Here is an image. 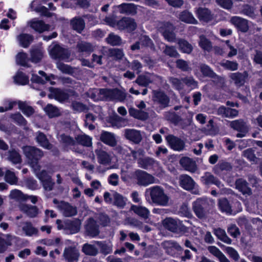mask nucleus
Here are the masks:
<instances>
[{"label": "nucleus", "instance_id": "nucleus-1", "mask_svg": "<svg viewBox=\"0 0 262 262\" xmlns=\"http://www.w3.org/2000/svg\"><path fill=\"white\" fill-rule=\"evenodd\" d=\"M145 193H149L153 203L161 206L168 205L170 197L162 187L159 186L151 187L146 189Z\"/></svg>", "mask_w": 262, "mask_h": 262}, {"label": "nucleus", "instance_id": "nucleus-2", "mask_svg": "<svg viewBox=\"0 0 262 262\" xmlns=\"http://www.w3.org/2000/svg\"><path fill=\"white\" fill-rule=\"evenodd\" d=\"M192 208L196 216L201 220L207 217L210 209L209 200L206 198H198L192 203Z\"/></svg>", "mask_w": 262, "mask_h": 262}, {"label": "nucleus", "instance_id": "nucleus-3", "mask_svg": "<svg viewBox=\"0 0 262 262\" xmlns=\"http://www.w3.org/2000/svg\"><path fill=\"white\" fill-rule=\"evenodd\" d=\"M54 204L56 205V208L59 210L63 216L65 217H72L77 214V208L68 202L65 201H58L54 199L53 201Z\"/></svg>", "mask_w": 262, "mask_h": 262}, {"label": "nucleus", "instance_id": "nucleus-4", "mask_svg": "<svg viewBox=\"0 0 262 262\" xmlns=\"http://www.w3.org/2000/svg\"><path fill=\"white\" fill-rule=\"evenodd\" d=\"M102 92L105 95V101L116 100L123 102L127 98L132 97L129 94L117 89H105V91H102Z\"/></svg>", "mask_w": 262, "mask_h": 262}, {"label": "nucleus", "instance_id": "nucleus-5", "mask_svg": "<svg viewBox=\"0 0 262 262\" xmlns=\"http://www.w3.org/2000/svg\"><path fill=\"white\" fill-rule=\"evenodd\" d=\"M152 100L155 104L163 109L169 106L170 99L165 92L161 90L152 91Z\"/></svg>", "mask_w": 262, "mask_h": 262}, {"label": "nucleus", "instance_id": "nucleus-6", "mask_svg": "<svg viewBox=\"0 0 262 262\" xmlns=\"http://www.w3.org/2000/svg\"><path fill=\"white\" fill-rule=\"evenodd\" d=\"M174 27L169 22H163L159 25V31L162 33L164 39L169 42L178 41L176 35L173 32Z\"/></svg>", "mask_w": 262, "mask_h": 262}, {"label": "nucleus", "instance_id": "nucleus-7", "mask_svg": "<svg viewBox=\"0 0 262 262\" xmlns=\"http://www.w3.org/2000/svg\"><path fill=\"white\" fill-rule=\"evenodd\" d=\"M230 126L234 130L238 132L236 135L237 138L245 137L249 130V126L247 122L242 119L230 121Z\"/></svg>", "mask_w": 262, "mask_h": 262}, {"label": "nucleus", "instance_id": "nucleus-8", "mask_svg": "<svg viewBox=\"0 0 262 262\" xmlns=\"http://www.w3.org/2000/svg\"><path fill=\"white\" fill-rule=\"evenodd\" d=\"M134 178L137 180V184L140 186H146L155 182V178L147 172L138 169L134 173Z\"/></svg>", "mask_w": 262, "mask_h": 262}, {"label": "nucleus", "instance_id": "nucleus-9", "mask_svg": "<svg viewBox=\"0 0 262 262\" xmlns=\"http://www.w3.org/2000/svg\"><path fill=\"white\" fill-rule=\"evenodd\" d=\"M23 151L29 162L39 161L43 156L41 150L33 146H25L23 147Z\"/></svg>", "mask_w": 262, "mask_h": 262}, {"label": "nucleus", "instance_id": "nucleus-10", "mask_svg": "<svg viewBox=\"0 0 262 262\" xmlns=\"http://www.w3.org/2000/svg\"><path fill=\"white\" fill-rule=\"evenodd\" d=\"M84 234L88 236L94 237L99 234V226L92 217L89 218L85 223Z\"/></svg>", "mask_w": 262, "mask_h": 262}, {"label": "nucleus", "instance_id": "nucleus-11", "mask_svg": "<svg viewBox=\"0 0 262 262\" xmlns=\"http://www.w3.org/2000/svg\"><path fill=\"white\" fill-rule=\"evenodd\" d=\"M138 6L133 3H122L114 6L116 11L122 14L135 15L137 13Z\"/></svg>", "mask_w": 262, "mask_h": 262}, {"label": "nucleus", "instance_id": "nucleus-12", "mask_svg": "<svg viewBox=\"0 0 262 262\" xmlns=\"http://www.w3.org/2000/svg\"><path fill=\"white\" fill-rule=\"evenodd\" d=\"M137 25L134 19L130 17H123L117 21V28L120 30H126L132 32L136 30Z\"/></svg>", "mask_w": 262, "mask_h": 262}, {"label": "nucleus", "instance_id": "nucleus-13", "mask_svg": "<svg viewBox=\"0 0 262 262\" xmlns=\"http://www.w3.org/2000/svg\"><path fill=\"white\" fill-rule=\"evenodd\" d=\"M50 54L52 58L62 60L68 59L70 55L67 49L63 48L58 45H55L51 47Z\"/></svg>", "mask_w": 262, "mask_h": 262}, {"label": "nucleus", "instance_id": "nucleus-14", "mask_svg": "<svg viewBox=\"0 0 262 262\" xmlns=\"http://www.w3.org/2000/svg\"><path fill=\"white\" fill-rule=\"evenodd\" d=\"M166 140L173 150L180 151L184 149L185 143L181 138L173 135H169L166 137Z\"/></svg>", "mask_w": 262, "mask_h": 262}, {"label": "nucleus", "instance_id": "nucleus-15", "mask_svg": "<svg viewBox=\"0 0 262 262\" xmlns=\"http://www.w3.org/2000/svg\"><path fill=\"white\" fill-rule=\"evenodd\" d=\"M163 224L164 227L171 232L178 233L182 231V226L180 220L167 217L163 221Z\"/></svg>", "mask_w": 262, "mask_h": 262}, {"label": "nucleus", "instance_id": "nucleus-16", "mask_svg": "<svg viewBox=\"0 0 262 262\" xmlns=\"http://www.w3.org/2000/svg\"><path fill=\"white\" fill-rule=\"evenodd\" d=\"M79 255V250L72 246L66 247L63 253V257L68 262H77Z\"/></svg>", "mask_w": 262, "mask_h": 262}, {"label": "nucleus", "instance_id": "nucleus-17", "mask_svg": "<svg viewBox=\"0 0 262 262\" xmlns=\"http://www.w3.org/2000/svg\"><path fill=\"white\" fill-rule=\"evenodd\" d=\"M49 98L55 99L60 102H64L69 98V95L64 91L60 89L50 88Z\"/></svg>", "mask_w": 262, "mask_h": 262}, {"label": "nucleus", "instance_id": "nucleus-18", "mask_svg": "<svg viewBox=\"0 0 262 262\" xmlns=\"http://www.w3.org/2000/svg\"><path fill=\"white\" fill-rule=\"evenodd\" d=\"M180 186L184 189L187 191H192L195 188L196 183L189 176L183 174L179 176Z\"/></svg>", "mask_w": 262, "mask_h": 262}, {"label": "nucleus", "instance_id": "nucleus-19", "mask_svg": "<svg viewBox=\"0 0 262 262\" xmlns=\"http://www.w3.org/2000/svg\"><path fill=\"white\" fill-rule=\"evenodd\" d=\"M230 22L238 30L242 32H247L249 28L248 20L239 16H233L230 19Z\"/></svg>", "mask_w": 262, "mask_h": 262}, {"label": "nucleus", "instance_id": "nucleus-20", "mask_svg": "<svg viewBox=\"0 0 262 262\" xmlns=\"http://www.w3.org/2000/svg\"><path fill=\"white\" fill-rule=\"evenodd\" d=\"M201 181L205 185L209 186L213 184L219 188L223 186L222 182L209 172H205L203 176L201 177Z\"/></svg>", "mask_w": 262, "mask_h": 262}, {"label": "nucleus", "instance_id": "nucleus-21", "mask_svg": "<svg viewBox=\"0 0 262 262\" xmlns=\"http://www.w3.org/2000/svg\"><path fill=\"white\" fill-rule=\"evenodd\" d=\"M100 140L106 145L112 147L116 146L117 144L115 135L107 131L102 132Z\"/></svg>", "mask_w": 262, "mask_h": 262}, {"label": "nucleus", "instance_id": "nucleus-22", "mask_svg": "<svg viewBox=\"0 0 262 262\" xmlns=\"http://www.w3.org/2000/svg\"><path fill=\"white\" fill-rule=\"evenodd\" d=\"M235 188L244 195H250L252 194V189L249 186L247 181L243 178H239L235 181Z\"/></svg>", "mask_w": 262, "mask_h": 262}, {"label": "nucleus", "instance_id": "nucleus-23", "mask_svg": "<svg viewBox=\"0 0 262 262\" xmlns=\"http://www.w3.org/2000/svg\"><path fill=\"white\" fill-rule=\"evenodd\" d=\"M19 208L21 211L30 218L37 217L39 213V209L36 206L21 204L19 205Z\"/></svg>", "mask_w": 262, "mask_h": 262}, {"label": "nucleus", "instance_id": "nucleus-24", "mask_svg": "<svg viewBox=\"0 0 262 262\" xmlns=\"http://www.w3.org/2000/svg\"><path fill=\"white\" fill-rule=\"evenodd\" d=\"M125 137L135 144H139L142 140L141 132L135 129H126L124 130Z\"/></svg>", "mask_w": 262, "mask_h": 262}, {"label": "nucleus", "instance_id": "nucleus-25", "mask_svg": "<svg viewBox=\"0 0 262 262\" xmlns=\"http://www.w3.org/2000/svg\"><path fill=\"white\" fill-rule=\"evenodd\" d=\"M81 222L78 219H75L73 220H67L65 221L66 230L69 231L70 234L78 233L81 227Z\"/></svg>", "mask_w": 262, "mask_h": 262}, {"label": "nucleus", "instance_id": "nucleus-26", "mask_svg": "<svg viewBox=\"0 0 262 262\" xmlns=\"http://www.w3.org/2000/svg\"><path fill=\"white\" fill-rule=\"evenodd\" d=\"M248 76L247 72L244 71L243 73L236 72L231 73L229 77L234 82L235 85L237 86L243 85L246 81V79Z\"/></svg>", "mask_w": 262, "mask_h": 262}, {"label": "nucleus", "instance_id": "nucleus-27", "mask_svg": "<svg viewBox=\"0 0 262 262\" xmlns=\"http://www.w3.org/2000/svg\"><path fill=\"white\" fill-rule=\"evenodd\" d=\"M70 24L71 28L78 33H81L85 27L84 20L80 16H76L72 18Z\"/></svg>", "mask_w": 262, "mask_h": 262}, {"label": "nucleus", "instance_id": "nucleus-28", "mask_svg": "<svg viewBox=\"0 0 262 262\" xmlns=\"http://www.w3.org/2000/svg\"><path fill=\"white\" fill-rule=\"evenodd\" d=\"M180 164L185 170L194 173L197 169V166L195 161L188 157H183L180 160Z\"/></svg>", "mask_w": 262, "mask_h": 262}, {"label": "nucleus", "instance_id": "nucleus-29", "mask_svg": "<svg viewBox=\"0 0 262 262\" xmlns=\"http://www.w3.org/2000/svg\"><path fill=\"white\" fill-rule=\"evenodd\" d=\"M28 25L35 31L42 33L48 31L50 29V26L46 24L42 20L33 19L28 23Z\"/></svg>", "mask_w": 262, "mask_h": 262}, {"label": "nucleus", "instance_id": "nucleus-30", "mask_svg": "<svg viewBox=\"0 0 262 262\" xmlns=\"http://www.w3.org/2000/svg\"><path fill=\"white\" fill-rule=\"evenodd\" d=\"M98 162L99 164L104 165H109L111 163L112 158L110 154L106 151L98 148L95 150Z\"/></svg>", "mask_w": 262, "mask_h": 262}, {"label": "nucleus", "instance_id": "nucleus-31", "mask_svg": "<svg viewBox=\"0 0 262 262\" xmlns=\"http://www.w3.org/2000/svg\"><path fill=\"white\" fill-rule=\"evenodd\" d=\"M139 166L144 169H149L154 166L158 165L159 162L154 158L147 157L144 158H140L138 160Z\"/></svg>", "mask_w": 262, "mask_h": 262}, {"label": "nucleus", "instance_id": "nucleus-32", "mask_svg": "<svg viewBox=\"0 0 262 262\" xmlns=\"http://www.w3.org/2000/svg\"><path fill=\"white\" fill-rule=\"evenodd\" d=\"M217 114L224 117L233 118L238 116V111L234 108L221 106L217 109Z\"/></svg>", "mask_w": 262, "mask_h": 262}, {"label": "nucleus", "instance_id": "nucleus-33", "mask_svg": "<svg viewBox=\"0 0 262 262\" xmlns=\"http://www.w3.org/2000/svg\"><path fill=\"white\" fill-rule=\"evenodd\" d=\"M200 69L201 73L205 77H209L217 81H219L222 79L221 77L216 75L212 69L206 64H201L200 66Z\"/></svg>", "mask_w": 262, "mask_h": 262}, {"label": "nucleus", "instance_id": "nucleus-34", "mask_svg": "<svg viewBox=\"0 0 262 262\" xmlns=\"http://www.w3.org/2000/svg\"><path fill=\"white\" fill-rule=\"evenodd\" d=\"M153 75L150 74H141L139 75L136 80L134 81L139 86L142 87H147L150 83L153 82Z\"/></svg>", "mask_w": 262, "mask_h": 262}, {"label": "nucleus", "instance_id": "nucleus-35", "mask_svg": "<svg viewBox=\"0 0 262 262\" xmlns=\"http://www.w3.org/2000/svg\"><path fill=\"white\" fill-rule=\"evenodd\" d=\"M208 251L215 256L220 262H230L224 254L216 247L210 246L208 247Z\"/></svg>", "mask_w": 262, "mask_h": 262}, {"label": "nucleus", "instance_id": "nucleus-36", "mask_svg": "<svg viewBox=\"0 0 262 262\" xmlns=\"http://www.w3.org/2000/svg\"><path fill=\"white\" fill-rule=\"evenodd\" d=\"M102 91H105V89L89 90L86 93V94L88 97L93 99L94 101H105V95L102 92Z\"/></svg>", "mask_w": 262, "mask_h": 262}, {"label": "nucleus", "instance_id": "nucleus-37", "mask_svg": "<svg viewBox=\"0 0 262 262\" xmlns=\"http://www.w3.org/2000/svg\"><path fill=\"white\" fill-rule=\"evenodd\" d=\"M178 18L181 21L187 24H196L198 23L193 15L187 10L180 12Z\"/></svg>", "mask_w": 262, "mask_h": 262}, {"label": "nucleus", "instance_id": "nucleus-38", "mask_svg": "<svg viewBox=\"0 0 262 262\" xmlns=\"http://www.w3.org/2000/svg\"><path fill=\"white\" fill-rule=\"evenodd\" d=\"M232 169L231 164L224 161H220L213 168V172L217 174L223 171H229Z\"/></svg>", "mask_w": 262, "mask_h": 262}, {"label": "nucleus", "instance_id": "nucleus-39", "mask_svg": "<svg viewBox=\"0 0 262 262\" xmlns=\"http://www.w3.org/2000/svg\"><path fill=\"white\" fill-rule=\"evenodd\" d=\"M36 140L41 146L46 149H51L53 148V145L49 143L46 135L40 132L37 133Z\"/></svg>", "mask_w": 262, "mask_h": 262}, {"label": "nucleus", "instance_id": "nucleus-40", "mask_svg": "<svg viewBox=\"0 0 262 262\" xmlns=\"http://www.w3.org/2000/svg\"><path fill=\"white\" fill-rule=\"evenodd\" d=\"M9 197L10 199L14 200L19 202H25L28 199V195L24 194L18 189L11 190Z\"/></svg>", "mask_w": 262, "mask_h": 262}, {"label": "nucleus", "instance_id": "nucleus-41", "mask_svg": "<svg viewBox=\"0 0 262 262\" xmlns=\"http://www.w3.org/2000/svg\"><path fill=\"white\" fill-rule=\"evenodd\" d=\"M213 233L218 239L227 244H231L232 239L228 236L225 230L217 228L213 229Z\"/></svg>", "mask_w": 262, "mask_h": 262}, {"label": "nucleus", "instance_id": "nucleus-42", "mask_svg": "<svg viewBox=\"0 0 262 262\" xmlns=\"http://www.w3.org/2000/svg\"><path fill=\"white\" fill-rule=\"evenodd\" d=\"M197 15L200 20L208 21L212 19V15L211 11L206 8H199L197 10Z\"/></svg>", "mask_w": 262, "mask_h": 262}, {"label": "nucleus", "instance_id": "nucleus-43", "mask_svg": "<svg viewBox=\"0 0 262 262\" xmlns=\"http://www.w3.org/2000/svg\"><path fill=\"white\" fill-rule=\"evenodd\" d=\"M128 112L131 116L139 120H145L148 118V114L147 112L135 108H130Z\"/></svg>", "mask_w": 262, "mask_h": 262}, {"label": "nucleus", "instance_id": "nucleus-44", "mask_svg": "<svg viewBox=\"0 0 262 262\" xmlns=\"http://www.w3.org/2000/svg\"><path fill=\"white\" fill-rule=\"evenodd\" d=\"M177 43L179 45V50L183 53L189 54L193 50L192 46L184 39H178Z\"/></svg>", "mask_w": 262, "mask_h": 262}, {"label": "nucleus", "instance_id": "nucleus-45", "mask_svg": "<svg viewBox=\"0 0 262 262\" xmlns=\"http://www.w3.org/2000/svg\"><path fill=\"white\" fill-rule=\"evenodd\" d=\"M19 109L27 117L31 116L34 113V110L31 106L29 105L26 101H18Z\"/></svg>", "mask_w": 262, "mask_h": 262}, {"label": "nucleus", "instance_id": "nucleus-46", "mask_svg": "<svg viewBox=\"0 0 262 262\" xmlns=\"http://www.w3.org/2000/svg\"><path fill=\"white\" fill-rule=\"evenodd\" d=\"M130 209L139 216L146 219L149 215V211L147 208L143 206L132 205Z\"/></svg>", "mask_w": 262, "mask_h": 262}, {"label": "nucleus", "instance_id": "nucleus-47", "mask_svg": "<svg viewBox=\"0 0 262 262\" xmlns=\"http://www.w3.org/2000/svg\"><path fill=\"white\" fill-rule=\"evenodd\" d=\"M33 36L28 34H21L17 36L19 44L24 48H27L33 40Z\"/></svg>", "mask_w": 262, "mask_h": 262}, {"label": "nucleus", "instance_id": "nucleus-48", "mask_svg": "<svg viewBox=\"0 0 262 262\" xmlns=\"http://www.w3.org/2000/svg\"><path fill=\"white\" fill-rule=\"evenodd\" d=\"M56 68L62 73L66 74L73 75L75 72V68H73L60 61L56 63Z\"/></svg>", "mask_w": 262, "mask_h": 262}, {"label": "nucleus", "instance_id": "nucleus-49", "mask_svg": "<svg viewBox=\"0 0 262 262\" xmlns=\"http://www.w3.org/2000/svg\"><path fill=\"white\" fill-rule=\"evenodd\" d=\"M7 158L9 161L15 164L21 162L20 154L15 149H11L7 152Z\"/></svg>", "mask_w": 262, "mask_h": 262}, {"label": "nucleus", "instance_id": "nucleus-50", "mask_svg": "<svg viewBox=\"0 0 262 262\" xmlns=\"http://www.w3.org/2000/svg\"><path fill=\"white\" fill-rule=\"evenodd\" d=\"M30 54L31 61L34 63H37L42 58L43 52L41 48H33L31 50Z\"/></svg>", "mask_w": 262, "mask_h": 262}, {"label": "nucleus", "instance_id": "nucleus-51", "mask_svg": "<svg viewBox=\"0 0 262 262\" xmlns=\"http://www.w3.org/2000/svg\"><path fill=\"white\" fill-rule=\"evenodd\" d=\"M237 225L240 227H244L245 230L248 232H251L253 230V228L251 225L249 221L245 216H241L238 217L236 220Z\"/></svg>", "mask_w": 262, "mask_h": 262}, {"label": "nucleus", "instance_id": "nucleus-52", "mask_svg": "<svg viewBox=\"0 0 262 262\" xmlns=\"http://www.w3.org/2000/svg\"><path fill=\"white\" fill-rule=\"evenodd\" d=\"M10 118L18 125L23 126L24 128H26V126L27 124V121L20 113L17 112L11 114L10 115Z\"/></svg>", "mask_w": 262, "mask_h": 262}, {"label": "nucleus", "instance_id": "nucleus-53", "mask_svg": "<svg viewBox=\"0 0 262 262\" xmlns=\"http://www.w3.org/2000/svg\"><path fill=\"white\" fill-rule=\"evenodd\" d=\"M77 49L80 52H85L90 53L94 50V47L90 42L84 41H81L77 43Z\"/></svg>", "mask_w": 262, "mask_h": 262}, {"label": "nucleus", "instance_id": "nucleus-54", "mask_svg": "<svg viewBox=\"0 0 262 262\" xmlns=\"http://www.w3.org/2000/svg\"><path fill=\"white\" fill-rule=\"evenodd\" d=\"M168 80L172 87L174 90L180 91L184 89V84L182 80V78L179 79L173 77H170Z\"/></svg>", "mask_w": 262, "mask_h": 262}, {"label": "nucleus", "instance_id": "nucleus-55", "mask_svg": "<svg viewBox=\"0 0 262 262\" xmlns=\"http://www.w3.org/2000/svg\"><path fill=\"white\" fill-rule=\"evenodd\" d=\"M164 117L167 120L169 121L176 125H178L182 120L181 117L176 114L174 112H165L164 114Z\"/></svg>", "mask_w": 262, "mask_h": 262}, {"label": "nucleus", "instance_id": "nucleus-56", "mask_svg": "<svg viewBox=\"0 0 262 262\" xmlns=\"http://www.w3.org/2000/svg\"><path fill=\"white\" fill-rule=\"evenodd\" d=\"M105 40L107 43L113 46H120L122 43L121 38L114 33L109 34L107 37L105 38Z\"/></svg>", "mask_w": 262, "mask_h": 262}, {"label": "nucleus", "instance_id": "nucleus-57", "mask_svg": "<svg viewBox=\"0 0 262 262\" xmlns=\"http://www.w3.org/2000/svg\"><path fill=\"white\" fill-rule=\"evenodd\" d=\"M220 65L224 69L231 71H236L238 68V63L236 61L223 60L221 62Z\"/></svg>", "mask_w": 262, "mask_h": 262}, {"label": "nucleus", "instance_id": "nucleus-58", "mask_svg": "<svg viewBox=\"0 0 262 262\" xmlns=\"http://www.w3.org/2000/svg\"><path fill=\"white\" fill-rule=\"evenodd\" d=\"M59 139L61 143L66 147H70L76 144V141L75 140L70 136L64 134L60 135Z\"/></svg>", "mask_w": 262, "mask_h": 262}, {"label": "nucleus", "instance_id": "nucleus-59", "mask_svg": "<svg viewBox=\"0 0 262 262\" xmlns=\"http://www.w3.org/2000/svg\"><path fill=\"white\" fill-rule=\"evenodd\" d=\"M163 248L166 250V252L169 253L172 248L178 251L181 250L182 247L177 242L172 241H166L162 244Z\"/></svg>", "mask_w": 262, "mask_h": 262}, {"label": "nucleus", "instance_id": "nucleus-60", "mask_svg": "<svg viewBox=\"0 0 262 262\" xmlns=\"http://www.w3.org/2000/svg\"><path fill=\"white\" fill-rule=\"evenodd\" d=\"M219 206L222 212L227 213H231L232 212L231 206L226 198H222L219 200Z\"/></svg>", "mask_w": 262, "mask_h": 262}, {"label": "nucleus", "instance_id": "nucleus-61", "mask_svg": "<svg viewBox=\"0 0 262 262\" xmlns=\"http://www.w3.org/2000/svg\"><path fill=\"white\" fill-rule=\"evenodd\" d=\"M114 204L120 208H123L126 205V199L122 195L115 192L113 194Z\"/></svg>", "mask_w": 262, "mask_h": 262}, {"label": "nucleus", "instance_id": "nucleus-62", "mask_svg": "<svg viewBox=\"0 0 262 262\" xmlns=\"http://www.w3.org/2000/svg\"><path fill=\"white\" fill-rule=\"evenodd\" d=\"M44 111L50 118L58 117L60 115L58 108L51 104H48L45 108Z\"/></svg>", "mask_w": 262, "mask_h": 262}, {"label": "nucleus", "instance_id": "nucleus-63", "mask_svg": "<svg viewBox=\"0 0 262 262\" xmlns=\"http://www.w3.org/2000/svg\"><path fill=\"white\" fill-rule=\"evenodd\" d=\"M75 141L76 144L78 143L84 146L90 147L92 145V139L85 135L77 136Z\"/></svg>", "mask_w": 262, "mask_h": 262}, {"label": "nucleus", "instance_id": "nucleus-64", "mask_svg": "<svg viewBox=\"0 0 262 262\" xmlns=\"http://www.w3.org/2000/svg\"><path fill=\"white\" fill-rule=\"evenodd\" d=\"M14 82L20 85H25L29 83V77L22 72H18L14 77Z\"/></svg>", "mask_w": 262, "mask_h": 262}]
</instances>
